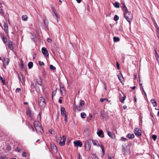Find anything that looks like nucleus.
<instances>
[{"instance_id": "603ef678", "label": "nucleus", "mask_w": 159, "mask_h": 159, "mask_svg": "<svg viewBox=\"0 0 159 159\" xmlns=\"http://www.w3.org/2000/svg\"><path fill=\"white\" fill-rule=\"evenodd\" d=\"M22 156L25 157L26 156V153L25 152H24L22 154Z\"/></svg>"}, {"instance_id": "b1692460", "label": "nucleus", "mask_w": 159, "mask_h": 159, "mask_svg": "<svg viewBox=\"0 0 159 159\" xmlns=\"http://www.w3.org/2000/svg\"><path fill=\"white\" fill-rule=\"evenodd\" d=\"M102 117L103 119L107 120L108 118V113H106L102 114Z\"/></svg>"}, {"instance_id": "1a4fd4ad", "label": "nucleus", "mask_w": 159, "mask_h": 159, "mask_svg": "<svg viewBox=\"0 0 159 159\" xmlns=\"http://www.w3.org/2000/svg\"><path fill=\"white\" fill-rule=\"evenodd\" d=\"M51 149L53 152L54 153H56L57 152V148L56 145L54 144L51 145Z\"/></svg>"}, {"instance_id": "4468645a", "label": "nucleus", "mask_w": 159, "mask_h": 159, "mask_svg": "<svg viewBox=\"0 0 159 159\" xmlns=\"http://www.w3.org/2000/svg\"><path fill=\"white\" fill-rule=\"evenodd\" d=\"M107 134L111 138L114 139L115 138V135L114 134H113L111 133L108 130H107Z\"/></svg>"}, {"instance_id": "ddd939ff", "label": "nucleus", "mask_w": 159, "mask_h": 159, "mask_svg": "<svg viewBox=\"0 0 159 159\" xmlns=\"http://www.w3.org/2000/svg\"><path fill=\"white\" fill-rule=\"evenodd\" d=\"M74 144L76 147H81L82 145V143L79 140L74 141Z\"/></svg>"}, {"instance_id": "2f4dec72", "label": "nucleus", "mask_w": 159, "mask_h": 159, "mask_svg": "<svg viewBox=\"0 0 159 159\" xmlns=\"http://www.w3.org/2000/svg\"><path fill=\"white\" fill-rule=\"evenodd\" d=\"M22 19L24 21H26L27 20L28 17L26 15H23L22 16Z\"/></svg>"}, {"instance_id": "39448f33", "label": "nucleus", "mask_w": 159, "mask_h": 159, "mask_svg": "<svg viewBox=\"0 0 159 159\" xmlns=\"http://www.w3.org/2000/svg\"><path fill=\"white\" fill-rule=\"evenodd\" d=\"M134 132L135 135L137 137H140L142 135L141 130L139 128H136L134 129Z\"/></svg>"}, {"instance_id": "4be33fe9", "label": "nucleus", "mask_w": 159, "mask_h": 159, "mask_svg": "<svg viewBox=\"0 0 159 159\" xmlns=\"http://www.w3.org/2000/svg\"><path fill=\"white\" fill-rule=\"evenodd\" d=\"M92 143L93 144L97 147H99L100 145L98 143V142L97 140H92Z\"/></svg>"}, {"instance_id": "a211bd4d", "label": "nucleus", "mask_w": 159, "mask_h": 159, "mask_svg": "<svg viewBox=\"0 0 159 159\" xmlns=\"http://www.w3.org/2000/svg\"><path fill=\"white\" fill-rule=\"evenodd\" d=\"M9 62V60L8 58H4L3 61V64L4 65H8Z\"/></svg>"}, {"instance_id": "6ab92c4d", "label": "nucleus", "mask_w": 159, "mask_h": 159, "mask_svg": "<svg viewBox=\"0 0 159 159\" xmlns=\"http://www.w3.org/2000/svg\"><path fill=\"white\" fill-rule=\"evenodd\" d=\"M117 76L120 81L121 82L123 77L122 74L120 71L119 72V74L117 75Z\"/></svg>"}, {"instance_id": "dca6fc26", "label": "nucleus", "mask_w": 159, "mask_h": 159, "mask_svg": "<svg viewBox=\"0 0 159 159\" xmlns=\"http://www.w3.org/2000/svg\"><path fill=\"white\" fill-rule=\"evenodd\" d=\"M84 146L86 150L87 151H89L90 150L91 145L90 144H84Z\"/></svg>"}, {"instance_id": "58836bf2", "label": "nucleus", "mask_w": 159, "mask_h": 159, "mask_svg": "<svg viewBox=\"0 0 159 159\" xmlns=\"http://www.w3.org/2000/svg\"><path fill=\"white\" fill-rule=\"evenodd\" d=\"M119 19V17L117 15H115L114 16V20L116 21Z\"/></svg>"}, {"instance_id": "c756f323", "label": "nucleus", "mask_w": 159, "mask_h": 159, "mask_svg": "<svg viewBox=\"0 0 159 159\" xmlns=\"http://www.w3.org/2000/svg\"><path fill=\"white\" fill-rule=\"evenodd\" d=\"M81 116L82 118H85L86 117V114L85 113L83 112L81 113Z\"/></svg>"}, {"instance_id": "13d9d810", "label": "nucleus", "mask_w": 159, "mask_h": 159, "mask_svg": "<svg viewBox=\"0 0 159 159\" xmlns=\"http://www.w3.org/2000/svg\"><path fill=\"white\" fill-rule=\"evenodd\" d=\"M61 111H65V108L64 107H61Z\"/></svg>"}, {"instance_id": "a18cd8bd", "label": "nucleus", "mask_w": 159, "mask_h": 159, "mask_svg": "<svg viewBox=\"0 0 159 159\" xmlns=\"http://www.w3.org/2000/svg\"><path fill=\"white\" fill-rule=\"evenodd\" d=\"M0 79L2 81V83H3V84H5V81L3 80V78L1 76H0Z\"/></svg>"}, {"instance_id": "bb28decb", "label": "nucleus", "mask_w": 159, "mask_h": 159, "mask_svg": "<svg viewBox=\"0 0 159 159\" xmlns=\"http://www.w3.org/2000/svg\"><path fill=\"white\" fill-rule=\"evenodd\" d=\"M151 101L152 102V103L154 107H156L157 106V103L156 101L154 99H152Z\"/></svg>"}, {"instance_id": "e433bc0d", "label": "nucleus", "mask_w": 159, "mask_h": 159, "mask_svg": "<svg viewBox=\"0 0 159 159\" xmlns=\"http://www.w3.org/2000/svg\"><path fill=\"white\" fill-rule=\"evenodd\" d=\"M60 89H61V91L62 94V93H65V88L64 87H61V88Z\"/></svg>"}, {"instance_id": "f257e3e1", "label": "nucleus", "mask_w": 159, "mask_h": 159, "mask_svg": "<svg viewBox=\"0 0 159 159\" xmlns=\"http://www.w3.org/2000/svg\"><path fill=\"white\" fill-rule=\"evenodd\" d=\"M124 16L126 20L128 21L129 24L132 20L133 15L132 14L128 11L124 12Z\"/></svg>"}, {"instance_id": "72a5a7b5", "label": "nucleus", "mask_w": 159, "mask_h": 159, "mask_svg": "<svg viewBox=\"0 0 159 159\" xmlns=\"http://www.w3.org/2000/svg\"><path fill=\"white\" fill-rule=\"evenodd\" d=\"M65 144V142L63 141L62 142L60 141L59 143V144L61 146H64Z\"/></svg>"}, {"instance_id": "8fccbe9b", "label": "nucleus", "mask_w": 159, "mask_h": 159, "mask_svg": "<svg viewBox=\"0 0 159 159\" xmlns=\"http://www.w3.org/2000/svg\"><path fill=\"white\" fill-rule=\"evenodd\" d=\"M62 139V138L61 137H58L57 139V141H61V140Z\"/></svg>"}, {"instance_id": "2eb2a0df", "label": "nucleus", "mask_w": 159, "mask_h": 159, "mask_svg": "<svg viewBox=\"0 0 159 159\" xmlns=\"http://www.w3.org/2000/svg\"><path fill=\"white\" fill-rule=\"evenodd\" d=\"M8 46L10 50H12L14 49V47L12 44V42L11 41H9Z\"/></svg>"}, {"instance_id": "338daca9", "label": "nucleus", "mask_w": 159, "mask_h": 159, "mask_svg": "<svg viewBox=\"0 0 159 159\" xmlns=\"http://www.w3.org/2000/svg\"><path fill=\"white\" fill-rule=\"evenodd\" d=\"M135 88H136L135 86H133V87H132V89L133 90H134L135 89Z\"/></svg>"}, {"instance_id": "7ed1b4c3", "label": "nucleus", "mask_w": 159, "mask_h": 159, "mask_svg": "<svg viewBox=\"0 0 159 159\" xmlns=\"http://www.w3.org/2000/svg\"><path fill=\"white\" fill-rule=\"evenodd\" d=\"M39 106L42 109H43L46 105V103L44 98L41 97L39 99Z\"/></svg>"}, {"instance_id": "412c9836", "label": "nucleus", "mask_w": 159, "mask_h": 159, "mask_svg": "<svg viewBox=\"0 0 159 159\" xmlns=\"http://www.w3.org/2000/svg\"><path fill=\"white\" fill-rule=\"evenodd\" d=\"M18 75L19 78V79L20 80V82L21 83H22V84H23V83L24 81V79L22 75L21 74L20 75L19 74Z\"/></svg>"}, {"instance_id": "423d86ee", "label": "nucleus", "mask_w": 159, "mask_h": 159, "mask_svg": "<svg viewBox=\"0 0 159 159\" xmlns=\"http://www.w3.org/2000/svg\"><path fill=\"white\" fill-rule=\"evenodd\" d=\"M37 132L39 134H42L43 132V129L41 127V125H40L38 126H36L35 128Z\"/></svg>"}, {"instance_id": "6e6552de", "label": "nucleus", "mask_w": 159, "mask_h": 159, "mask_svg": "<svg viewBox=\"0 0 159 159\" xmlns=\"http://www.w3.org/2000/svg\"><path fill=\"white\" fill-rule=\"evenodd\" d=\"M42 52L44 56H45L46 57H48L49 54L48 51L47 50L46 48H42Z\"/></svg>"}, {"instance_id": "79ce46f5", "label": "nucleus", "mask_w": 159, "mask_h": 159, "mask_svg": "<svg viewBox=\"0 0 159 159\" xmlns=\"http://www.w3.org/2000/svg\"><path fill=\"white\" fill-rule=\"evenodd\" d=\"M101 149L102 150L103 154H104V152H105L104 148V146L102 145H101Z\"/></svg>"}, {"instance_id": "6e6d98bb", "label": "nucleus", "mask_w": 159, "mask_h": 159, "mask_svg": "<svg viewBox=\"0 0 159 159\" xmlns=\"http://www.w3.org/2000/svg\"><path fill=\"white\" fill-rule=\"evenodd\" d=\"M106 100V98H101L100 99V101L101 102H102Z\"/></svg>"}, {"instance_id": "f704fd0d", "label": "nucleus", "mask_w": 159, "mask_h": 159, "mask_svg": "<svg viewBox=\"0 0 159 159\" xmlns=\"http://www.w3.org/2000/svg\"><path fill=\"white\" fill-rule=\"evenodd\" d=\"M37 120L38 121H39L41 120V113H39L37 117Z\"/></svg>"}, {"instance_id": "0e129e2a", "label": "nucleus", "mask_w": 159, "mask_h": 159, "mask_svg": "<svg viewBox=\"0 0 159 159\" xmlns=\"http://www.w3.org/2000/svg\"><path fill=\"white\" fill-rule=\"evenodd\" d=\"M76 0L78 3H80L81 1V0Z\"/></svg>"}, {"instance_id": "f3484780", "label": "nucleus", "mask_w": 159, "mask_h": 159, "mask_svg": "<svg viewBox=\"0 0 159 159\" xmlns=\"http://www.w3.org/2000/svg\"><path fill=\"white\" fill-rule=\"evenodd\" d=\"M97 134L98 136L101 137L102 138L104 137V134L103 131L102 130H100L97 132Z\"/></svg>"}, {"instance_id": "9d476101", "label": "nucleus", "mask_w": 159, "mask_h": 159, "mask_svg": "<svg viewBox=\"0 0 159 159\" xmlns=\"http://www.w3.org/2000/svg\"><path fill=\"white\" fill-rule=\"evenodd\" d=\"M119 97L120 102L122 103H124L126 98V96L123 93H122V94H120Z\"/></svg>"}, {"instance_id": "680f3d73", "label": "nucleus", "mask_w": 159, "mask_h": 159, "mask_svg": "<svg viewBox=\"0 0 159 159\" xmlns=\"http://www.w3.org/2000/svg\"><path fill=\"white\" fill-rule=\"evenodd\" d=\"M54 132V131L53 130H52V129L50 130V134H53Z\"/></svg>"}, {"instance_id": "7c9ffc66", "label": "nucleus", "mask_w": 159, "mask_h": 159, "mask_svg": "<svg viewBox=\"0 0 159 159\" xmlns=\"http://www.w3.org/2000/svg\"><path fill=\"white\" fill-rule=\"evenodd\" d=\"M34 127L35 128L36 126H38L40 125L39 123V122L38 121H35L34 123Z\"/></svg>"}, {"instance_id": "052dcab7", "label": "nucleus", "mask_w": 159, "mask_h": 159, "mask_svg": "<svg viewBox=\"0 0 159 159\" xmlns=\"http://www.w3.org/2000/svg\"><path fill=\"white\" fill-rule=\"evenodd\" d=\"M43 76L44 77L45 75H46V72L45 71H44L43 72Z\"/></svg>"}, {"instance_id": "aec40b11", "label": "nucleus", "mask_w": 159, "mask_h": 159, "mask_svg": "<svg viewBox=\"0 0 159 159\" xmlns=\"http://www.w3.org/2000/svg\"><path fill=\"white\" fill-rule=\"evenodd\" d=\"M126 137L130 139L134 138V135L133 134H129L126 135Z\"/></svg>"}, {"instance_id": "e2e57ef3", "label": "nucleus", "mask_w": 159, "mask_h": 159, "mask_svg": "<svg viewBox=\"0 0 159 159\" xmlns=\"http://www.w3.org/2000/svg\"><path fill=\"white\" fill-rule=\"evenodd\" d=\"M58 102L60 103H61L62 102V100L61 99H59L58 100Z\"/></svg>"}, {"instance_id": "c03bdc74", "label": "nucleus", "mask_w": 159, "mask_h": 159, "mask_svg": "<svg viewBox=\"0 0 159 159\" xmlns=\"http://www.w3.org/2000/svg\"><path fill=\"white\" fill-rule=\"evenodd\" d=\"M61 113L62 115L63 116H65V115H66V111H61Z\"/></svg>"}, {"instance_id": "4c0bfd02", "label": "nucleus", "mask_w": 159, "mask_h": 159, "mask_svg": "<svg viewBox=\"0 0 159 159\" xmlns=\"http://www.w3.org/2000/svg\"><path fill=\"white\" fill-rule=\"evenodd\" d=\"M31 39L34 41H35L36 40V38L35 36L32 35V37H31Z\"/></svg>"}, {"instance_id": "473e14b6", "label": "nucleus", "mask_w": 159, "mask_h": 159, "mask_svg": "<svg viewBox=\"0 0 159 159\" xmlns=\"http://www.w3.org/2000/svg\"><path fill=\"white\" fill-rule=\"evenodd\" d=\"M113 40L114 42H118L120 40V39L119 37H113Z\"/></svg>"}, {"instance_id": "ea45409f", "label": "nucleus", "mask_w": 159, "mask_h": 159, "mask_svg": "<svg viewBox=\"0 0 159 159\" xmlns=\"http://www.w3.org/2000/svg\"><path fill=\"white\" fill-rule=\"evenodd\" d=\"M91 140L90 139H88L85 142V144H90Z\"/></svg>"}, {"instance_id": "5701e85b", "label": "nucleus", "mask_w": 159, "mask_h": 159, "mask_svg": "<svg viewBox=\"0 0 159 159\" xmlns=\"http://www.w3.org/2000/svg\"><path fill=\"white\" fill-rule=\"evenodd\" d=\"M90 133V131L89 129H86L84 130V134L85 136H88L89 135Z\"/></svg>"}, {"instance_id": "9b49d317", "label": "nucleus", "mask_w": 159, "mask_h": 159, "mask_svg": "<svg viewBox=\"0 0 159 159\" xmlns=\"http://www.w3.org/2000/svg\"><path fill=\"white\" fill-rule=\"evenodd\" d=\"M121 3L122 5V9L124 11V12H125L128 11L127 8L126 7L125 5V2L124 1H121Z\"/></svg>"}, {"instance_id": "774afa93", "label": "nucleus", "mask_w": 159, "mask_h": 159, "mask_svg": "<svg viewBox=\"0 0 159 159\" xmlns=\"http://www.w3.org/2000/svg\"><path fill=\"white\" fill-rule=\"evenodd\" d=\"M108 159H113V158L109 156L108 157Z\"/></svg>"}, {"instance_id": "a878e982", "label": "nucleus", "mask_w": 159, "mask_h": 159, "mask_svg": "<svg viewBox=\"0 0 159 159\" xmlns=\"http://www.w3.org/2000/svg\"><path fill=\"white\" fill-rule=\"evenodd\" d=\"M36 80L37 83L40 85H41L42 84V81L41 78L39 77Z\"/></svg>"}, {"instance_id": "de8ad7c7", "label": "nucleus", "mask_w": 159, "mask_h": 159, "mask_svg": "<svg viewBox=\"0 0 159 159\" xmlns=\"http://www.w3.org/2000/svg\"><path fill=\"white\" fill-rule=\"evenodd\" d=\"M39 64L40 66H43H43H44V63H43V62H42V61H39Z\"/></svg>"}, {"instance_id": "49530a36", "label": "nucleus", "mask_w": 159, "mask_h": 159, "mask_svg": "<svg viewBox=\"0 0 159 159\" xmlns=\"http://www.w3.org/2000/svg\"><path fill=\"white\" fill-rule=\"evenodd\" d=\"M62 138H63V141L66 142V135H63V136Z\"/></svg>"}, {"instance_id": "c9c22d12", "label": "nucleus", "mask_w": 159, "mask_h": 159, "mask_svg": "<svg viewBox=\"0 0 159 159\" xmlns=\"http://www.w3.org/2000/svg\"><path fill=\"white\" fill-rule=\"evenodd\" d=\"M50 70H52L54 71L56 70V68L52 65H50Z\"/></svg>"}, {"instance_id": "bf43d9fd", "label": "nucleus", "mask_w": 159, "mask_h": 159, "mask_svg": "<svg viewBox=\"0 0 159 159\" xmlns=\"http://www.w3.org/2000/svg\"><path fill=\"white\" fill-rule=\"evenodd\" d=\"M0 12L1 13H3V10L1 7H0Z\"/></svg>"}, {"instance_id": "37998d69", "label": "nucleus", "mask_w": 159, "mask_h": 159, "mask_svg": "<svg viewBox=\"0 0 159 159\" xmlns=\"http://www.w3.org/2000/svg\"><path fill=\"white\" fill-rule=\"evenodd\" d=\"M120 140L123 141H126L127 140V139L125 138L124 137H121Z\"/></svg>"}, {"instance_id": "09e8293b", "label": "nucleus", "mask_w": 159, "mask_h": 159, "mask_svg": "<svg viewBox=\"0 0 159 159\" xmlns=\"http://www.w3.org/2000/svg\"><path fill=\"white\" fill-rule=\"evenodd\" d=\"M0 159H7V158L5 156H0Z\"/></svg>"}, {"instance_id": "4d7b16f0", "label": "nucleus", "mask_w": 159, "mask_h": 159, "mask_svg": "<svg viewBox=\"0 0 159 159\" xmlns=\"http://www.w3.org/2000/svg\"><path fill=\"white\" fill-rule=\"evenodd\" d=\"M55 94H56V92H54L52 93V98H53V96L55 95Z\"/></svg>"}, {"instance_id": "69168bd1", "label": "nucleus", "mask_w": 159, "mask_h": 159, "mask_svg": "<svg viewBox=\"0 0 159 159\" xmlns=\"http://www.w3.org/2000/svg\"><path fill=\"white\" fill-rule=\"evenodd\" d=\"M142 90H143V92H144V93L145 94V95H146V93L145 92V91H144V89H143V87H142Z\"/></svg>"}, {"instance_id": "5fc2aeb1", "label": "nucleus", "mask_w": 159, "mask_h": 159, "mask_svg": "<svg viewBox=\"0 0 159 159\" xmlns=\"http://www.w3.org/2000/svg\"><path fill=\"white\" fill-rule=\"evenodd\" d=\"M21 90V89L20 88H17L16 89V91L17 92H19Z\"/></svg>"}, {"instance_id": "c85d7f7f", "label": "nucleus", "mask_w": 159, "mask_h": 159, "mask_svg": "<svg viewBox=\"0 0 159 159\" xmlns=\"http://www.w3.org/2000/svg\"><path fill=\"white\" fill-rule=\"evenodd\" d=\"M26 114L29 116L30 117H31V111L30 109H28L26 112Z\"/></svg>"}, {"instance_id": "864d4df0", "label": "nucleus", "mask_w": 159, "mask_h": 159, "mask_svg": "<svg viewBox=\"0 0 159 159\" xmlns=\"http://www.w3.org/2000/svg\"><path fill=\"white\" fill-rule=\"evenodd\" d=\"M64 118H65V121L66 122L67 121V116L66 115H65V116H64Z\"/></svg>"}, {"instance_id": "cd10ccee", "label": "nucleus", "mask_w": 159, "mask_h": 159, "mask_svg": "<svg viewBox=\"0 0 159 159\" xmlns=\"http://www.w3.org/2000/svg\"><path fill=\"white\" fill-rule=\"evenodd\" d=\"M33 66V63L32 62H29L28 64V67L29 69H31Z\"/></svg>"}, {"instance_id": "3c124183", "label": "nucleus", "mask_w": 159, "mask_h": 159, "mask_svg": "<svg viewBox=\"0 0 159 159\" xmlns=\"http://www.w3.org/2000/svg\"><path fill=\"white\" fill-rule=\"evenodd\" d=\"M116 66L118 69L119 70L120 69V65L117 62H116Z\"/></svg>"}, {"instance_id": "393cba45", "label": "nucleus", "mask_w": 159, "mask_h": 159, "mask_svg": "<svg viewBox=\"0 0 159 159\" xmlns=\"http://www.w3.org/2000/svg\"><path fill=\"white\" fill-rule=\"evenodd\" d=\"M114 7L116 8H119L120 7L119 3L116 2L114 3H113Z\"/></svg>"}, {"instance_id": "f8f14e48", "label": "nucleus", "mask_w": 159, "mask_h": 159, "mask_svg": "<svg viewBox=\"0 0 159 159\" xmlns=\"http://www.w3.org/2000/svg\"><path fill=\"white\" fill-rule=\"evenodd\" d=\"M3 25L4 27V31L6 34L8 35V26L7 24L4 22Z\"/></svg>"}, {"instance_id": "f03ea898", "label": "nucleus", "mask_w": 159, "mask_h": 159, "mask_svg": "<svg viewBox=\"0 0 159 159\" xmlns=\"http://www.w3.org/2000/svg\"><path fill=\"white\" fill-rule=\"evenodd\" d=\"M84 104V101L81 100L80 101L79 106H76L75 103L74 107V109L75 111H80L82 110L83 106Z\"/></svg>"}, {"instance_id": "a19ab883", "label": "nucleus", "mask_w": 159, "mask_h": 159, "mask_svg": "<svg viewBox=\"0 0 159 159\" xmlns=\"http://www.w3.org/2000/svg\"><path fill=\"white\" fill-rule=\"evenodd\" d=\"M152 138L154 141H155L157 139V136L156 135L153 134L152 136Z\"/></svg>"}, {"instance_id": "0eeeda50", "label": "nucleus", "mask_w": 159, "mask_h": 159, "mask_svg": "<svg viewBox=\"0 0 159 159\" xmlns=\"http://www.w3.org/2000/svg\"><path fill=\"white\" fill-rule=\"evenodd\" d=\"M1 37L4 44L7 42V39L4 33H1L0 34Z\"/></svg>"}, {"instance_id": "20e7f679", "label": "nucleus", "mask_w": 159, "mask_h": 159, "mask_svg": "<svg viewBox=\"0 0 159 159\" xmlns=\"http://www.w3.org/2000/svg\"><path fill=\"white\" fill-rule=\"evenodd\" d=\"M52 16L56 19L57 22H58L60 19L59 16L57 14V11L54 7H52Z\"/></svg>"}]
</instances>
